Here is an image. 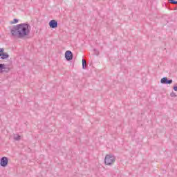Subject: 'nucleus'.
I'll return each mask as SVG.
<instances>
[{"label":"nucleus","instance_id":"6","mask_svg":"<svg viewBox=\"0 0 177 177\" xmlns=\"http://www.w3.org/2000/svg\"><path fill=\"white\" fill-rule=\"evenodd\" d=\"M160 82L165 84H171L173 82L172 80H168V77H165L160 80Z\"/></svg>","mask_w":177,"mask_h":177},{"label":"nucleus","instance_id":"15","mask_svg":"<svg viewBox=\"0 0 177 177\" xmlns=\"http://www.w3.org/2000/svg\"><path fill=\"white\" fill-rule=\"evenodd\" d=\"M173 89H174V91H175L176 92H177V86H174L173 87Z\"/></svg>","mask_w":177,"mask_h":177},{"label":"nucleus","instance_id":"7","mask_svg":"<svg viewBox=\"0 0 177 177\" xmlns=\"http://www.w3.org/2000/svg\"><path fill=\"white\" fill-rule=\"evenodd\" d=\"M50 28H57V21L53 19L49 22Z\"/></svg>","mask_w":177,"mask_h":177},{"label":"nucleus","instance_id":"11","mask_svg":"<svg viewBox=\"0 0 177 177\" xmlns=\"http://www.w3.org/2000/svg\"><path fill=\"white\" fill-rule=\"evenodd\" d=\"M169 3H171L172 5H177V1L175 0H168Z\"/></svg>","mask_w":177,"mask_h":177},{"label":"nucleus","instance_id":"2","mask_svg":"<svg viewBox=\"0 0 177 177\" xmlns=\"http://www.w3.org/2000/svg\"><path fill=\"white\" fill-rule=\"evenodd\" d=\"M114 162H115V156L112 155V154H109V155H106L105 156V159H104V163L106 164V165H113V164H114Z\"/></svg>","mask_w":177,"mask_h":177},{"label":"nucleus","instance_id":"1","mask_svg":"<svg viewBox=\"0 0 177 177\" xmlns=\"http://www.w3.org/2000/svg\"><path fill=\"white\" fill-rule=\"evenodd\" d=\"M30 31L31 26L28 24H20L13 26L10 30L12 37L14 38H19V39H26V38H28Z\"/></svg>","mask_w":177,"mask_h":177},{"label":"nucleus","instance_id":"9","mask_svg":"<svg viewBox=\"0 0 177 177\" xmlns=\"http://www.w3.org/2000/svg\"><path fill=\"white\" fill-rule=\"evenodd\" d=\"M82 62V68H83V70H85L86 68V66H87L86 61H85V59H83Z\"/></svg>","mask_w":177,"mask_h":177},{"label":"nucleus","instance_id":"8","mask_svg":"<svg viewBox=\"0 0 177 177\" xmlns=\"http://www.w3.org/2000/svg\"><path fill=\"white\" fill-rule=\"evenodd\" d=\"M1 59H2L3 60H4L5 59H8V57H9V54H8L7 53H2L1 55Z\"/></svg>","mask_w":177,"mask_h":177},{"label":"nucleus","instance_id":"14","mask_svg":"<svg viewBox=\"0 0 177 177\" xmlns=\"http://www.w3.org/2000/svg\"><path fill=\"white\" fill-rule=\"evenodd\" d=\"M4 49L3 48H0V57L2 55V53H3Z\"/></svg>","mask_w":177,"mask_h":177},{"label":"nucleus","instance_id":"10","mask_svg":"<svg viewBox=\"0 0 177 177\" xmlns=\"http://www.w3.org/2000/svg\"><path fill=\"white\" fill-rule=\"evenodd\" d=\"M21 139V136L19 134L14 135V140H20Z\"/></svg>","mask_w":177,"mask_h":177},{"label":"nucleus","instance_id":"4","mask_svg":"<svg viewBox=\"0 0 177 177\" xmlns=\"http://www.w3.org/2000/svg\"><path fill=\"white\" fill-rule=\"evenodd\" d=\"M8 164H9V160L7 157H2L0 160V165L1 167H8Z\"/></svg>","mask_w":177,"mask_h":177},{"label":"nucleus","instance_id":"5","mask_svg":"<svg viewBox=\"0 0 177 177\" xmlns=\"http://www.w3.org/2000/svg\"><path fill=\"white\" fill-rule=\"evenodd\" d=\"M65 58L67 60V62H70L73 60V52L70 50H67L65 53Z\"/></svg>","mask_w":177,"mask_h":177},{"label":"nucleus","instance_id":"13","mask_svg":"<svg viewBox=\"0 0 177 177\" xmlns=\"http://www.w3.org/2000/svg\"><path fill=\"white\" fill-rule=\"evenodd\" d=\"M170 96L171 97H176L177 95H176V93L172 92V93H170Z\"/></svg>","mask_w":177,"mask_h":177},{"label":"nucleus","instance_id":"3","mask_svg":"<svg viewBox=\"0 0 177 177\" xmlns=\"http://www.w3.org/2000/svg\"><path fill=\"white\" fill-rule=\"evenodd\" d=\"M0 71L1 73H9L10 71V65L0 64Z\"/></svg>","mask_w":177,"mask_h":177},{"label":"nucleus","instance_id":"12","mask_svg":"<svg viewBox=\"0 0 177 177\" xmlns=\"http://www.w3.org/2000/svg\"><path fill=\"white\" fill-rule=\"evenodd\" d=\"M16 23H19V19H14L13 21L11 22V24H16Z\"/></svg>","mask_w":177,"mask_h":177},{"label":"nucleus","instance_id":"16","mask_svg":"<svg viewBox=\"0 0 177 177\" xmlns=\"http://www.w3.org/2000/svg\"><path fill=\"white\" fill-rule=\"evenodd\" d=\"M94 50L96 52V49H94Z\"/></svg>","mask_w":177,"mask_h":177}]
</instances>
